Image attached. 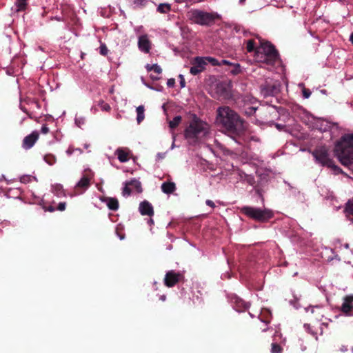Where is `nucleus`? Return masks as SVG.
<instances>
[{
    "label": "nucleus",
    "mask_w": 353,
    "mask_h": 353,
    "mask_svg": "<svg viewBox=\"0 0 353 353\" xmlns=\"http://www.w3.org/2000/svg\"><path fill=\"white\" fill-rule=\"evenodd\" d=\"M119 239L121 240H123L124 239V236H122V235L119 236Z\"/></svg>",
    "instance_id": "59"
},
{
    "label": "nucleus",
    "mask_w": 353,
    "mask_h": 353,
    "mask_svg": "<svg viewBox=\"0 0 353 353\" xmlns=\"http://www.w3.org/2000/svg\"><path fill=\"white\" fill-rule=\"evenodd\" d=\"M334 259H337L339 261V259L338 258V256L336 254H335L334 256H333V257L328 258L327 261H332Z\"/></svg>",
    "instance_id": "51"
},
{
    "label": "nucleus",
    "mask_w": 353,
    "mask_h": 353,
    "mask_svg": "<svg viewBox=\"0 0 353 353\" xmlns=\"http://www.w3.org/2000/svg\"><path fill=\"white\" fill-rule=\"evenodd\" d=\"M353 295L346 296L343 299V302L341 305V311L346 316L351 315V311L353 310Z\"/></svg>",
    "instance_id": "15"
},
{
    "label": "nucleus",
    "mask_w": 353,
    "mask_h": 353,
    "mask_svg": "<svg viewBox=\"0 0 353 353\" xmlns=\"http://www.w3.org/2000/svg\"><path fill=\"white\" fill-rule=\"evenodd\" d=\"M41 132L43 134H47L49 132V128L47 125H43L41 129Z\"/></svg>",
    "instance_id": "44"
},
{
    "label": "nucleus",
    "mask_w": 353,
    "mask_h": 353,
    "mask_svg": "<svg viewBox=\"0 0 353 353\" xmlns=\"http://www.w3.org/2000/svg\"><path fill=\"white\" fill-rule=\"evenodd\" d=\"M139 211L141 215L152 216L154 214V209L152 204L148 201H143L140 203Z\"/></svg>",
    "instance_id": "16"
},
{
    "label": "nucleus",
    "mask_w": 353,
    "mask_h": 353,
    "mask_svg": "<svg viewBox=\"0 0 353 353\" xmlns=\"http://www.w3.org/2000/svg\"><path fill=\"white\" fill-rule=\"evenodd\" d=\"M250 110H250V113L251 114L252 112H254L256 111V108H252H252H250Z\"/></svg>",
    "instance_id": "56"
},
{
    "label": "nucleus",
    "mask_w": 353,
    "mask_h": 353,
    "mask_svg": "<svg viewBox=\"0 0 353 353\" xmlns=\"http://www.w3.org/2000/svg\"><path fill=\"white\" fill-rule=\"evenodd\" d=\"M44 160L48 164H49L50 165H53L56 161L54 157L52 155L45 156Z\"/></svg>",
    "instance_id": "36"
},
{
    "label": "nucleus",
    "mask_w": 353,
    "mask_h": 353,
    "mask_svg": "<svg viewBox=\"0 0 353 353\" xmlns=\"http://www.w3.org/2000/svg\"><path fill=\"white\" fill-rule=\"evenodd\" d=\"M157 12L161 14L168 13L171 10V6L169 3H160L157 7Z\"/></svg>",
    "instance_id": "24"
},
{
    "label": "nucleus",
    "mask_w": 353,
    "mask_h": 353,
    "mask_svg": "<svg viewBox=\"0 0 353 353\" xmlns=\"http://www.w3.org/2000/svg\"><path fill=\"white\" fill-rule=\"evenodd\" d=\"M161 300H162V301H165V295H162V296H161Z\"/></svg>",
    "instance_id": "57"
},
{
    "label": "nucleus",
    "mask_w": 353,
    "mask_h": 353,
    "mask_svg": "<svg viewBox=\"0 0 353 353\" xmlns=\"http://www.w3.org/2000/svg\"><path fill=\"white\" fill-rule=\"evenodd\" d=\"M103 201L111 210H117L119 208V201L115 198L108 197L104 199Z\"/></svg>",
    "instance_id": "20"
},
{
    "label": "nucleus",
    "mask_w": 353,
    "mask_h": 353,
    "mask_svg": "<svg viewBox=\"0 0 353 353\" xmlns=\"http://www.w3.org/2000/svg\"><path fill=\"white\" fill-rule=\"evenodd\" d=\"M124 184L125 186L123 189L122 194L125 197L130 196L132 192H136L137 193H141L142 192L141 183L136 179L126 181Z\"/></svg>",
    "instance_id": "9"
},
{
    "label": "nucleus",
    "mask_w": 353,
    "mask_h": 353,
    "mask_svg": "<svg viewBox=\"0 0 353 353\" xmlns=\"http://www.w3.org/2000/svg\"><path fill=\"white\" fill-rule=\"evenodd\" d=\"M181 276V274L179 273H176L173 270L169 271L165 276V285L169 288L174 286L179 281Z\"/></svg>",
    "instance_id": "13"
},
{
    "label": "nucleus",
    "mask_w": 353,
    "mask_h": 353,
    "mask_svg": "<svg viewBox=\"0 0 353 353\" xmlns=\"http://www.w3.org/2000/svg\"><path fill=\"white\" fill-rule=\"evenodd\" d=\"M245 1V0H239V3L243 4Z\"/></svg>",
    "instance_id": "58"
},
{
    "label": "nucleus",
    "mask_w": 353,
    "mask_h": 353,
    "mask_svg": "<svg viewBox=\"0 0 353 353\" xmlns=\"http://www.w3.org/2000/svg\"><path fill=\"white\" fill-rule=\"evenodd\" d=\"M239 174L240 178L242 180L246 181L250 185H253L254 184V177L252 176L248 175V174H245L243 172H239Z\"/></svg>",
    "instance_id": "27"
},
{
    "label": "nucleus",
    "mask_w": 353,
    "mask_h": 353,
    "mask_svg": "<svg viewBox=\"0 0 353 353\" xmlns=\"http://www.w3.org/2000/svg\"><path fill=\"white\" fill-rule=\"evenodd\" d=\"M99 50H100V53L102 55H106L108 52L107 47L104 44H102L100 46Z\"/></svg>",
    "instance_id": "37"
},
{
    "label": "nucleus",
    "mask_w": 353,
    "mask_h": 353,
    "mask_svg": "<svg viewBox=\"0 0 353 353\" xmlns=\"http://www.w3.org/2000/svg\"><path fill=\"white\" fill-rule=\"evenodd\" d=\"M322 310H323V307L321 306H318V305L311 307V308H310L311 313L316 314V319L317 320H319V316H323Z\"/></svg>",
    "instance_id": "26"
},
{
    "label": "nucleus",
    "mask_w": 353,
    "mask_h": 353,
    "mask_svg": "<svg viewBox=\"0 0 353 353\" xmlns=\"http://www.w3.org/2000/svg\"><path fill=\"white\" fill-rule=\"evenodd\" d=\"M316 161L324 166L332 168L334 170H339V168L333 164L332 161L330 159L327 150L325 149L316 150L312 153Z\"/></svg>",
    "instance_id": "8"
},
{
    "label": "nucleus",
    "mask_w": 353,
    "mask_h": 353,
    "mask_svg": "<svg viewBox=\"0 0 353 353\" xmlns=\"http://www.w3.org/2000/svg\"><path fill=\"white\" fill-rule=\"evenodd\" d=\"M175 146H176V145H175L174 142V141H172V145H171V147H170V149H171V150H173V149L175 148Z\"/></svg>",
    "instance_id": "54"
},
{
    "label": "nucleus",
    "mask_w": 353,
    "mask_h": 353,
    "mask_svg": "<svg viewBox=\"0 0 353 353\" xmlns=\"http://www.w3.org/2000/svg\"><path fill=\"white\" fill-rule=\"evenodd\" d=\"M151 46L152 43L149 40L148 35L143 34L139 37L138 47L141 52L148 53L151 49Z\"/></svg>",
    "instance_id": "14"
},
{
    "label": "nucleus",
    "mask_w": 353,
    "mask_h": 353,
    "mask_svg": "<svg viewBox=\"0 0 353 353\" xmlns=\"http://www.w3.org/2000/svg\"><path fill=\"white\" fill-rule=\"evenodd\" d=\"M205 203H206L207 205L210 206L212 208H214L215 207L214 203L212 201H211V200H209V199L206 200Z\"/></svg>",
    "instance_id": "46"
},
{
    "label": "nucleus",
    "mask_w": 353,
    "mask_h": 353,
    "mask_svg": "<svg viewBox=\"0 0 353 353\" xmlns=\"http://www.w3.org/2000/svg\"><path fill=\"white\" fill-rule=\"evenodd\" d=\"M345 213L347 218L353 223V199L346 203Z\"/></svg>",
    "instance_id": "21"
},
{
    "label": "nucleus",
    "mask_w": 353,
    "mask_h": 353,
    "mask_svg": "<svg viewBox=\"0 0 353 353\" xmlns=\"http://www.w3.org/2000/svg\"><path fill=\"white\" fill-rule=\"evenodd\" d=\"M222 64L230 65L231 63L228 61H227V60H222L221 63V65H222Z\"/></svg>",
    "instance_id": "49"
},
{
    "label": "nucleus",
    "mask_w": 353,
    "mask_h": 353,
    "mask_svg": "<svg viewBox=\"0 0 353 353\" xmlns=\"http://www.w3.org/2000/svg\"><path fill=\"white\" fill-rule=\"evenodd\" d=\"M303 95L305 99H308L311 95V92L310 91V90L303 88Z\"/></svg>",
    "instance_id": "40"
},
{
    "label": "nucleus",
    "mask_w": 353,
    "mask_h": 353,
    "mask_svg": "<svg viewBox=\"0 0 353 353\" xmlns=\"http://www.w3.org/2000/svg\"><path fill=\"white\" fill-rule=\"evenodd\" d=\"M216 122L221 125L225 131L234 136H239L245 130L243 121L239 116L229 107H220L217 110Z\"/></svg>",
    "instance_id": "1"
},
{
    "label": "nucleus",
    "mask_w": 353,
    "mask_h": 353,
    "mask_svg": "<svg viewBox=\"0 0 353 353\" xmlns=\"http://www.w3.org/2000/svg\"><path fill=\"white\" fill-rule=\"evenodd\" d=\"M52 192L58 197L65 196V191L62 185L56 183L52 185Z\"/></svg>",
    "instance_id": "22"
},
{
    "label": "nucleus",
    "mask_w": 353,
    "mask_h": 353,
    "mask_svg": "<svg viewBox=\"0 0 353 353\" xmlns=\"http://www.w3.org/2000/svg\"><path fill=\"white\" fill-rule=\"evenodd\" d=\"M344 246H345V248H349V245L347 243L345 244Z\"/></svg>",
    "instance_id": "60"
},
{
    "label": "nucleus",
    "mask_w": 353,
    "mask_h": 353,
    "mask_svg": "<svg viewBox=\"0 0 353 353\" xmlns=\"http://www.w3.org/2000/svg\"><path fill=\"white\" fill-rule=\"evenodd\" d=\"M271 353H282V348L276 343H272L271 347Z\"/></svg>",
    "instance_id": "33"
},
{
    "label": "nucleus",
    "mask_w": 353,
    "mask_h": 353,
    "mask_svg": "<svg viewBox=\"0 0 353 353\" xmlns=\"http://www.w3.org/2000/svg\"><path fill=\"white\" fill-rule=\"evenodd\" d=\"M335 152L344 165L353 164V133L343 135L337 143Z\"/></svg>",
    "instance_id": "4"
},
{
    "label": "nucleus",
    "mask_w": 353,
    "mask_h": 353,
    "mask_svg": "<svg viewBox=\"0 0 353 353\" xmlns=\"http://www.w3.org/2000/svg\"><path fill=\"white\" fill-rule=\"evenodd\" d=\"M157 157H158V158H159V159H163V158H164V157H165V154L159 153V154H157Z\"/></svg>",
    "instance_id": "50"
},
{
    "label": "nucleus",
    "mask_w": 353,
    "mask_h": 353,
    "mask_svg": "<svg viewBox=\"0 0 353 353\" xmlns=\"http://www.w3.org/2000/svg\"><path fill=\"white\" fill-rule=\"evenodd\" d=\"M325 250H326V251H328V250H330V251L331 252H333V250H332V249H330V250H328V249H327V248H326Z\"/></svg>",
    "instance_id": "61"
},
{
    "label": "nucleus",
    "mask_w": 353,
    "mask_h": 353,
    "mask_svg": "<svg viewBox=\"0 0 353 353\" xmlns=\"http://www.w3.org/2000/svg\"><path fill=\"white\" fill-rule=\"evenodd\" d=\"M149 1L150 0H132L133 5L137 8H143L145 6Z\"/></svg>",
    "instance_id": "29"
},
{
    "label": "nucleus",
    "mask_w": 353,
    "mask_h": 353,
    "mask_svg": "<svg viewBox=\"0 0 353 353\" xmlns=\"http://www.w3.org/2000/svg\"><path fill=\"white\" fill-rule=\"evenodd\" d=\"M152 67H153L152 70H154V72H156L158 74H160L161 73L162 69L161 68V67L159 65L153 64Z\"/></svg>",
    "instance_id": "39"
},
{
    "label": "nucleus",
    "mask_w": 353,
    "mask_h": 353,
    "mask_svg": "<svg viewBox=\"0 0 353 353\" xmlns=\"http://www.w3.org/2000/svg\"><path fill=\"white\" fill-rule=\"evenodd\" d=\"M85 123V119L83 117H76L75 118V123L76 125L81 128Z\"/></svg>",
    "instance_id": "35"
},
{
    "label": "nucleus",
    "mask_w": 353,
    "mask_h": 353,
    "mask_svg": "<svg viewBox=\"0 0 353 353\" xmlns=\"http://www.w3.org/2000/svg\"><path fill=\"white\" fill-rule=\"evenodd\" d=\"M240 72V65L239 64L236 65V68L234 70L232 71L233 74H238Z\"/></svg>",
    "instance_id": "47"
},
{
    "label": "nucleus",
    "mask_w": 353,
    "mask_h": 353,
    "mask_svg": "<svg viewBox=\"0 0 353 353\" xmlns=\"http://www.w3.org/2000/svg\"><path fill=\"white\" fill-rule=\"evenodd\" d=\"M304 328L305 329V330L307 332H308L309 333H310L312 336H314L316 339H317V336H316V334L314 333L313 331H312L311 330V327H310V325L309 324H305L304 325Z\"/></svg>",
    "instance_id": "38"
},
{
    "label": "nucleus",
    "mask_w": 353,
    "mask_h": 353,
    "mask_svg": "<svg viewBox=\"0 0 353 353\" xmlns=\"http://www.w3.org/2000/svg\"><path fill=\"white\" fill-rule=\"evenodd\" d=\"M192 66L190 68V72L192 75H196L203 72L206 64L204 57H197L192 61Z\"/></svg>",
    "instance_id": "10"
},
{
    "label": "nucleus",
    "mask_w": 353,
    "mask_h": 353,
    "mask_svg": "<svg viewBox=\"0 0 353 353\" xmlns=\"http://www.w3.org/2000/svg\"><path fill=\"white\" fill-rule=\"evenodd\" d=\"M176 140V134L174 133H172V141L175 142Z\"/></svg>",
    "instance_id": "53"
},
{
    "label": "nucleus",
    "mask_w": 353,
    "mask_h": 353,
    "mask_svg": "<svg viewBox=\"0 0 353 353\" xmlns=\"http://www.w3.org/2000/svg\"><path fill=\"white\" fill-rule=\"evenodd\" d=\"M233 303L234 307L238 312H241L243 309H247L250 307V304L248 303L245 302L239 297H235L234 299Z\"/></svg>",
    "instance_id": "18"
},
{
    "label": "nucleus",
    "mask_w": 353,
    "mask_h": 353,
    "mask_svg": "<svg viewBox=\"0 0 353 353\" xmlns=\"http://www.w3.org/2000/svg\"><path fill=\"white\" fill-rule=\"evenodd\" d=\"M241 211L248 217L261 222L267 221L273 216L272 211L269 209L244 206Z\"/></svg>",
    "instance_id": "5"
},
{
    "label": "nucleus",
    "mask_w": 353,
    "mask_h": 353,
    "mask_svg": "<svg viewBox=\"0 0 353 353\" xmlns=\"http://www.w3.org/2000/svg\"><path fill=\"white\" fill-rule=\"evenodd\" d=\"M206 61V64L208 63H211L212 65H221V63L219 61L211 57H204Z\"/></svg>",
    "instance_id": "32"
},
{
    "label": "nucleus",
    "mask_w": 353,
    "mask_h": 353,
    "mask_svg": "<svg viewBox=\"0 0 353 353\" xmlns=\"http://www.w3.org/2000/svg\"><path fill=\"white\" fill-rule=\"evenodd\" d=\"M259 44L254 54L256 61L265 63L268 66H273L280 63L277 51L269 42H263L260 37H257Z\"/></svg>",
    "instance_id": "3"
},
{
    "label": "nucleus",
    "mask_w": 353,
    "mask_h": 353,
    "mask_svg": "<svg viewBox=\"0 0 353 353\" xmlns=\"http://www.w3.org/2000/svg\"><path fill=\"white\" fill-rule=\"evenodd\" d=\"M74 150H78L80 152H81V150L80 149H74L72 147H69L68 149L66 151V153L68 154V155H71Z\"/></svg>",
    "instance_id": "43"
},
{
    "label": "nucleus",
    "mask_w": 353,
    "mask_h": 353,
    "mask_svg": "<svg viewBox=\"0 0 353 353\" xmlns=\"http://www.w3.org/2000/svg\"><path fill=\"white\" fill-rule=\"evenodd\" d=\"M175 83V81L174 79H168V82H167V85L168 87H172L174 86Z\"/></svg>",
    "instance_id": "45"
},
{
    "label": "nucleus",
    "mask_w": 353,
    "mask_h": 353,
    "mask_svg": "<svg viewBox=\"0 0 353 353\" xmlns=\"http://www.w3.org/2000/svg\"><path fill=\"white\" fill-rule=\"evenodd\" d=\"M39 134L37 131H33L31 134L25 137L23 140L22 147L28 150L30 149L39 139Z\"/></svg>",
    "instance_id": "12"
},
{
    "label": "nucleus",
    "mask_w": 353,
    "mask_h": 353,
    "mask_svg": "<svg viewBox=\"0 0 353 353\" xmlns=\"http://www.w3.org/2000/svg\"><path fill=\"white\" fill-rule=\"evenodd\" d=\"M210 133V125L195 115L184 130V137L190 145L201 143Z\"/></svg>",
    "instance_id": "2"
},
{
    "label": "nucleus",
    "mask_w": 353,
    "mask_h": 353,
    "mask_svg": "<svg viewBox=\"0 0 353 353\" xmlns=\"http://www.w3.org/2000/svg\"><path fill=\"white\" fill-rule=\"evenodd\" d=\"M350 41L353 43V32H352V33L351 34V35H350Z\"/></svg>",
    "instance_id": "55"
},
{
    "label": "nucleus",
    "mask_w": 353,
    "mask_h": 353,
    "mask_svg": "<svg viewBox=\"0 0 353 353\" xmlns=\"http://www.w3.org/2000/svg\"><path fill=\"white\" fill-rule=\"evenodd\" d=\"M281 84L277 81L268 79L261 85V93L264 97L274 96L280 92Z\"/></svg>",
    "instance_id": "7"
},
{
    "label": "nucleus",
    "mask_w": 353,
    "mask_h": 353,
    "mask_svg": "<svg viewBox=\"0 0 353 353\" xmlns=\"http://www.w3.org/2000/svg\"><path fill=\"white\" fill-rule=\"evenodd\" d=\"M306 312H308L309 311V309L308 308H305V309Z\"/></svg>",
    "instance_id": "63"
},
{
    "label": "nucleus",
    "mask_w": 353,
    "mask_h": 353,
    "mask_svg": "<svg viewBox=\"0 0 353 353\" xmlns=\"http://www.w3.org/2000/svg\"><path fill=\"white\" fill-rule=\"evenodd\" d=\"M148 223L150 225H152L154 224V220L152 219H150L148 221Z\"/></svg>",
    "instance_id": "52"
},
{
    "label": "nucleus",
    "mask_w": 353,
    "mask_h": 353,
    "mask_svg": "<svg viewBox=\"0 0 353 353\" xmlns=\"http://www.w3.org/2000/svg\"><path fill=\"white\" fill-rule=\"evenodd\" d=\"M145 68L147 69L148 71H151V70H152L153 67H152V65L147 64L145 65Z\"/></svg>",
    "instance_id": "48"
},
{
    "label": "nucleus",
    "mask_w": 353,
    "mask_h": 353,
    "mask_svg": "<svg viewBox=\"0 0 353 353\" xmlns=\"http://www.w3.org/2000/svg\"><path fill=\"white\" fill-rule=\"evenodd\" d=\"M36 180L37 179L31 175H23L20 178L21 182L23 183H27Z\"/></svg>",
    "instance_id": "31"
},
{
    "label": "nucleus",
    "mask_w": 353,
    "mask_h": 353,
    "mask_svg": "<svg viewBox=\"0 0 353 353\" xmlns=\"http://www.w3.org/2000/svg\"><path fill=\"white\" fill-rule=\"evenodd\" d=\"M137 121L138 123H140L141 121H143L145 118V114H144V107L143 105H139L137 108Z\"/></svg>",
    "instance_id": "25"
},
{
    "label": "nucleus",
    "mask_w": 353,
    "mask_h": 353,
    "mask_svg": "<svg viewBox=\"0 0 353 353\" xmlns=\"http://www.w3.org/2000/svg\"><path fill=\"white\" fill-rule=\"evenodd\" d=\"M115 154L120 162L125 163L130 159V151L128 148H119L115 151Z\"/></svg>",
    "instance_id": "17"
},
{
    "label": "nucleus",
    "mask_w": 353,
    "mask_h": 353,
    "mask_svg": "<svg viewBox=\"0 0 353 353\" xmlns=\"http://www.w3.org/2000/svg\"><path fill=\"white\" fill-rule=\"evenodd\" d=\"M92 175H83L75 185L74 189L78 191L77 194L84 192L90 185Z\"/></svg>",
    "instance_id": "11"
},
{
    "label": "nucleus",
    "mask_w": 353,
    "mask_h": 353,
    "mask_svg": "<svg viewBox=\"0 0 353 353\" xmlns=\"http://www.w3.org/2000/svg\"><path fill=\"white\" fill-rule=\"evenodd\" d=\"M161 188L162 192L167 194H172L176 190V185L173 182H164Z\"/></svg>",
    "instance_id": "19"
},
{
    "label": "nucleus",
    "mask_w": 353,
    "mask_h": 353,
    "mask_svg": "<svg viewBox=\"0 0 353 353\" xmlns=\"http://www.w3.org/2000/svg\"><path fill=\"white\" fill-rule=\"evenodd\" d=\"M300 87H303V83H299V85Z\"/></svg>",
    "instance_id": "62"
},
{
    "label": "nucleus",
    "mask_w": 353,
    "mask_h": 353,
    "mask_svg": "<svg viewBox=\"0 0 353 353\" xmlns=\"http://www.w3.org/2000/svg\"><path fill=\"white\" fill-rule=\"evenodd\" d=\"M190 19L195 23L201 26H210L214 22L215 16L212 13L193 10L190 12Z\"/></svg>",
    "instance_id": "6"
},
{
    "label": "nucleus",
    "mask_w": 353,
    "mask_h": 353,
    "mask_svg": "<svg viewBox=\"0 0 353 353\" xmlns=\"http://www.w3.org/2000/svg\"><path fill=\"white\" fill-rule=\"evenodd\" d=\"M179 79H180V85H181V88H184V87H185V79H184L183 75H182V74H179Z\"/></svg>",
    "instance_id": "42"
},
{
    "label": "nucleus",
    "mask_w": 353,
    "mask_h": 353,
    "mask_svg": "<svg viewBox=\"0 0 353 353\" xmlns=\"http://www.w3.org/2000/svg\"><path fill=\"white\" fill-rule=\"evenodd\" d=\"M257 43L253 40H248L246 44V48L248 52H252Z\"/></svg>",
    "instance_id": "34"
},
{
    "label": "nucleus",
    "mask_w": 353,
    "mask_h": 353,
    "mask_svg": "<svg viewBox=\"0 0 353 353\" xmlns=\"http://www.w3.org/2000/svg\"><path fill=\"white\" fill-rule=\"evenodd\" d=\"M181 121V116H176L172 121L169 122V126L171 129H174L179 125Z\"/></svg>",
    "instance_id": "28"
},
{
    "label": "nucleus",
    "mask_w": 353,
    "mask_h": 353,
    "mask_svg": "<svg viewBox=\"0 0 353 353\" xmlns=\"http://www.w3.org/2000/svg\"><path fill=\"white\" fill-rule=\"evenodd\" d=\"M98 105L102 111L109 112L111 110L110 105L103 101H99Z\"/></svg>",
    "instance_id": "30"
},
{
    "label": "nucleus",
    "mask_w": 353,
    "mask_h": 353,
    "mask_svg": "<svg viewBox=\"0 0 353 353\" xmlns=\"http://www.w3.org/2000/svg\"><path fill=\"white\" fill-rule=\"evenodd\" d=\"M27 0H16L14 6L12 9L14 12L23 11L26 9L27 5Z\"/></svg>",
    "instance_id": "23"
},
{
    "label": "nucleus",
    "mask_w": 353,
    "mask_h": 353,
    "mask_svg": "<svg viewBox=\"0 0 353 353\" xmlns=\"http://www.w3.org/2000/svg\"><path fill=\"white\" fill-rule=\"evenodd\" d=\"M66 203L65 202H61L59 203L57 210L60 211H63L65 209Z\"/></svg>",
    "instance_id": "41"
}]
</instances>
